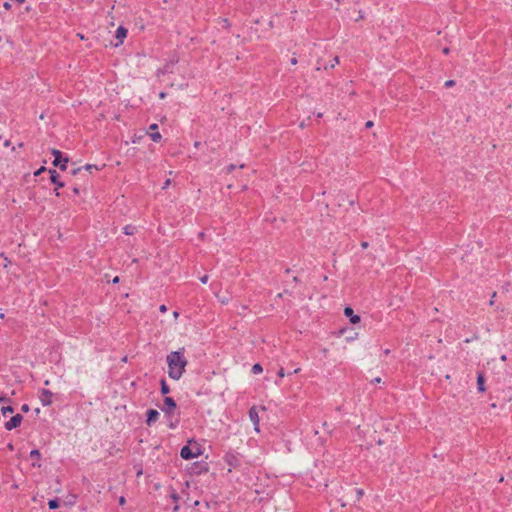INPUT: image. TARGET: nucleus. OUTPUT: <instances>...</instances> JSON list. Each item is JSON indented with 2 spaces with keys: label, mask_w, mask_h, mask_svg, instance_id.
I'll list each match as a JSON object with an SVG mask.
<instances>
[{
  "label": "nucleus",
  "mask_w": 512,
  "mask_h": 512,
  "mask_svg": "<svg viewBox=\"0 0 512 512\" xmlns=\"http://www.w3.org/2000/svg\"><path fill=\"white\" fill-rule=\"evenodd\" d=\"M30 458H32V459H39V458H40V452H39V450H37V449H33V450L30 452Z\"/></svg>",
  "instance_id": "obj_20"
},
{
  "label": "nucleus",
  "mask_w": 512,
  "mask_h": 512,
  "mask_svg": "<svg viewBox=\"0 0 512 512\" xmlns=\"http://www.w3.org/2000/svg\"><path fill=\"white\" fill-rule=\"evenodd\" d=\"M82 170H86V171H88L89 173H91V172H92V170H98V168H97V166H96V165L87 164V165H85V166H83V167H78V168H76V169H73V170H72V174H73V175H76V174H78V173H81V172H82Z\"/></svg>",
  "instance_id": "obj_12"
},
{
  "label": "nucleus",
  "mask_w": 512,
  "mask_h": 512,
  "mask_svg": "<svg viewBox=\"0 0 512 512\" xmlns=\"http://www.w3.org/2000/svg\"><path fill=\"white\" fill-rule=\"evenodd\" d=\"M1 412L5 416L7 413H13L14 408L12 406H4L1 408Z\"/></svg>",
  "instance_id": "obj_19"
},
{
  "label": "nucleus",
  "mask_w": 512,
  "mask_h": 512,
  "mask_svg": "<svg viewBox=\"0 0 512 512\" xmlns=\"http://www.w3.org/2000/svg\"><path fill=\"white\" fill-rule=\"evenodd\" d=\"M248 414L251 422L254 424L255 431L259 432V416L256 407H251Z\"/></svg>",
  "instance_id": "obj_7"
},
{
  "label": "nucleus",
  "mask_w": 512,
  "mask_h": 512,
  "mask_svg": "<svg viewBox=\"0 0 512 512\" xmlns=\"http://www.w3.org/2000/svg\"><path fill=\"white\" fill-rule=\"evenodd\" d=\"M58 189H59V188H57V187L55 188V194H56V196H59V195H60V193L58 192Z\"/></svg>",
  "instance_id": "obj_53"
},
{
  "label": "nucleus",
  "mask_w": 512,
  "mask_h": 512,
  "mask_svg": "<svg viewBox=\"0 0 512 512\" xmlns=\"http://www.w3.org/2000/svg\"><path fill=\"white\" fill-rule=\"evenodd\" d=\"M119 504H120V505H124V504H125V498H124L123 496H121V497L119 498Z\"/></svg>",
  "instance_id": "obj_41"
},
{
  "label": "nucleus",
  "mask_w": 512,
  "mask_h": 512,
  "mask_svg": "<svg viewBox=\"0 0 512 512\" xmlns=\"http://www.w3.org/2000/svg\"><path fill=\"white\" fill-rule=\"evenodd\" d=\"M8 448H9L10 450H13V445H12V444H9V445H8Z\"/></svg>",
  "instance_id": "obj_57"
},
{
  "label": "nucleus",
  "mask_w": 512,
  "mask_h": 512,
  "mask_svg": "<svg viewBox=\"0 0 512 512\" xmlns=\"http://www.w3.org/2000/svg\"><path fill=\"white\" fill-rule=\"evenodd\" d=\"M166 96H167V94H166L165 92H160V93H159V97H160L161 99H164Z\"/></svg>",
  "instance_id": "obj_46"
},
{
  "label": "nucleus",
  "mask_w": 512,
  "mask_h": 512,
  "mask_svg": "<svg viewBox=\"0 0 512 512\" xmlns=\"http://www.w3.org/2000/svg\"><path fill=\"white\" fill-rule=\"evenodd\" d=\"M227 462L229 465H234V462H236V457L235 456H228L227 457Z\"/></svg>",
  "instance_id": "obj_23"
},
{
  "label": "nucleus",
  "mask_w": 512,
  "mask_h": 512,
  "mask_svg": "<svg viewBox=\"0 0 512 512\" xmlns=\"http://www.w3.org/2000/svg\"><path fill=\"white\" fill-rule=\"evenodd\" d=\"M51 152H52V154L54 156L53 165L59 167L61 170H66L67 169L68 158L67 157L63 158L62 157V152L57 150V149H52Z\"/></svg>",
  "instance_id": "obj_2"
},
{
  "label": "nucleus",
  "mask_w": 512,
  "mask_h": 512,
  "mask_svg": "<svg viewBox=\"0 0 512 512\" xmlns=\"http://www.w3.org/2000/svg\"><path fill=\"white\" fill-rule=\"evenodd\" d=\"M29 409H30V408H29V406H28L27 404H23V405H22V407H21V411H23V412H25V413H26V412H28V411H29Z\"/></svg>",
  "instance_id": "obj_31"
},
{
  "label": "nucleus",
  "mask_w": 512,
  "mask_h": 512,
  "mask_svg": "<svg viewBox=\"0 0 512 512\" xmlns=\"http://www.w3.org/2000/svg\"><path fill=\"white\" fill-rule=\"evenodd\" d=\"M371 382L372 383H380L381 382V378L380 377H376Z\"/></svg>",
  "instance_id": "obj_40"
},
{
  "label": "nucleus",
  "mask_w": 512,
  "mask_h": 512,
  "mask_svg": "<svg viewBox=\"0 0 512 512\" xmlns=\"http://www.w3.org/2000/svg\"><path fill=\"white\" fill-rule=\"evenodd\" d=\"M150 137H151L152 141H154V142H159L162 138L161 134L157 131L151 132Z\"/></svg>",
  "instance_id": "obj_17"
},
{
  "label": "nucleus",
  "mask_w": 512,
  "mask_h": 512,
  "mask_svg": "<svg viewBox=\"0 0 512 512\" xmlns=\"http://www.w3.org/2000/svg\"><path fill=\"white\" fill-rule=\"evenodd\" d=\"M454 85H455V81H454V80H447V81L445 82V84H444V86H445L446 88L452 87V86H454Z\"/></svg>",
  "instance_id": "obj_25"
},
{
  "label": "nucleus",
  "mask_w": 512,
  "mask_h": 512,
  "mask_svg": "<svg viewBox=\"0 0 512 512\" xmlns=\"http://www.w3.org/2000/svg\"><path fill=\"white\" fill-rule=\"evenodd\" d=\"M10 145H11V141H10V140H6V141L4 142V146H5V147H9Z\"/></svg>",
  "instance_id": "obj_47"
},
{
  "label": "nucleus",
  "mask_w": 512,
  "mask_h": 512,
  "mask_svg": "<svg viewBox=\"0 0 512 512\" xmlns=\"http://www.w3.org/2000/svg\"><path fill=\"white\" fill-rule=\"evenodd\" d=\"M49 383H50V382H49V380H46V381L44 382V384H45V385H49Z\"/></svg>",
  "instance_id": "obj_62"
},
{
  "label": "nucleus",
  "mask_w": 512,
  "mask_h": 512,
  "mask_svg": "<svg viewBox=\"0 0 512 512\" xmlns=\"http://www.w3.org/2000/svg\"><path fill=\"white\" fill-rule=\"evenodd\" d=\"M158 129V125L156 123L150 125V130L154 131Z\"/></svg>",
  "instance_id": "obj_37"
},
{
  "label": "nucleus",
  "mask_w": 512,
  "mask_h": 512,
  "mask_svg": "<svg viewBox=\"0 0 512 512\" xmlns=\"http://www.w3.org/2000/svg\"><path fill=\"white\" fill-rule=\"evenodd\" d=\"M75 500H76V496H75V495H73V496H72V499H69V504H71V505H72V504H74V503H75Z\"/></svg>",
  "instance_id": "obj_42"
},
{
  "label": "nucleus",
  "mask_w": 512,
  "mask_h": 512,
  "mask_svg": "<svg viewBox=\"0 0 512 512\" xmlns=\"http://www.w3.org/2000/svg\"><path fill=\"white\" fill-rule=\"evenodd\" d=\"M46 170H47V169H46L44 166H42V167H40V168H39V169L34 173V175H35V176H39L40 174H42V173H43V172H45Z\"/></svg>",
  "instance_id": "obj_26"
},
{
  "label": "nucleus",
  "mask_w": 512,
  "mask_h": 512,
  "mask_svg": "<svg viewBox=\"0 0 512 512\" xmlns=\"http://www.w3.org/2000/svg\"><path fill=\"white\" fill-rule=\"evenodd\" d=\"M484 383H485V378H484L483 373H478V376H477V388H478L479 392H484L485 391Z\"/></svg>",
  "instance_id": "obj_13"
},
{
  "label": "nucleus",
  "mask_w": 512,
  "mask_h": 512,
  "mask_svg": "<svg viewBox=\"0 0 512 512\" xmlns=\"http://www.w3.org/2000/svg\"><path fill=\"white\" fill-rule=\"evenodd\" d=\"M368 246H369V244H368V242H366V241H363V242L361 243V247H362L363 249L368 248Z\"/></svg>",
  "instance_id": "obj_38"
},
{
  "label": "nucleus",
  "mask_w": 512,
  "mask_h": 512,
  "mask_svg": "<svg viewBox=\"0 0 512 512\" xmlns=\"http://www.w3.org/2000/svg\"><path fill=\"white\" fill-rule=\"evenodd\" d=\"M208 279H209L208 275H204V276H202V277L200 278V281H201L203 284H206V283L208 282Z\"/></svg>",
  "instance_id": "obj_29"
},
{
  "label": "nucleus",
  "mask_w": 512,
  "mask_h": 512,
  "mask_svg": "<svg viewBox=\"0 0 512 512\" xmlns=\"http://www.w3.org/2000/svg\"><path fill=\"white\" fill-rule=\"evenodd\" d=\"M167 363L169 377L174 380H179L185 372V367L188 363L184 356V348H180L168 354Z\"/></svg>",
  "instance_id": "obj_1"
},
{
  "label": "nucleus",
  "mask_w": 512,
  "mask_h": 512,
  "mask_svg": "<svg viewBox=\"0 0 512 512\" xmlns=\"http://www.w3.org/2000/svg\"><path fill=\"white\" fill-rule=\"evenodd\" d=\"M235 169V165L234 164H230L229 166H227L226 170H227V173H231L233 172Z\"/></svg>",
  "instance_id": "obj_27"
},
{
  "label": "nucleus",
  "mask_w": 512,
  "mask_h": 512,
  "mask_svg": "<svg viewBox=\"0 0 512 512\" xmlns=\"http://www.w3.org/2000/svg\"><path fill=\"white\" fill-rule=\"evenodd\" d=\"M3 8L6 9V10H10L11 9V4L9 2H4Z\"/></svg>",
  "instance_id": "obj_33"
},
{
  "label": "nucleus",
  "mask_w": 512,
  "mask_h": 512,
  "mask_svg": "<svg viewBox=\"0 0 512 512\" xmlns=\"http://www.w3.org/2000/svg\"><path fill=\"white\" fill-rule=\"evenodd\" d=\"M127 29L123 26H119L116 30L115 37L119 40V43H116L115 46H119L123 43V39L127 36Z\"/></svg>",
  "instance_id": "obj_11"
},
{
  "label": "nucleus",
  "mask_w": 512,
  "mask_h": 512,
  "mask_svg": "<svg viewBox=\"0 0 512 512\" xmlns=\"http://www.w3.org/2000/svg\"><path fill=\"white\" fill-rule=\"evenodd\" d=\"M159 418V412L155 409H149L147 411V419H146V423L147 425H151L153 424L154 422H156Z\"/></svg>",
  "instance_id": "obj_10"
},
{
  "label": "nucleus",
  "mask_w": 512,
  "mask_h": 512,
  "mask_svg": "<svg viewBox=\"0 0 512 512\" xmlns=\"http://www.w3.org/2000/svg\"><path fill=\"white\" fill-rule=\"evenodd\" d=\"M252 373L253 374H259L263 371V368L262 366L259 364V363H256L252 366Z\"/></svg>",
  "instance_id": "obj_18"
},
{
  "label": "nucleus",
  "mask_w": 512,
  "mask_h": 512,
  "mask_svg": "<svg viewBox=\"0 0 512 512\" xmlns=\"http://www.w3.org/2000/svg\"><path fill=\"white\" fill-rule=\"evenodd\" d=\"M501 360H502V361H505V360H506V355H502V356H501Z\"/></svg>",
  "instance_id": "obj_55"
},
{
  "label": "nucleus",
  "mask_w": 512,
  "mask_h": 512,
  "mask_svg": "<svg viewBox=\"0 0 512 512\" xmlns=\"http://www.w3.org/2000/svg\"><path fill=\"white\" fill-rule=\"evenodd\" d=\"M9 401H10V399H9V398H7V397H4V396H3V397H0V403H1V402H9Z\"/></svg>",
  "instance_id": "obj_39"
},
{
  "label": "nucleus",
  "mask_w": 512,
  "mask_h": 512,
  "mask_svg": "<svg viewBox=\"0 0 512 512\" xmlns=\"http://www.w3.org/2000/svg\"><path fill=\"white\" fill-rule=\"evenodd\" d=\"M160 384H161V393H162L163 395L168 394V393L170 392V388H169V386L167 385L166 381H165L164 379H162V380H161V382H160Z\"/></svg>",
  "instance_id": "obj_15"
},
{
  "label": "nucleus",
  "mask_w": 512,
  "mask_h": 512,
  "mask_svg": "<svg viewBox=\"0 0 512 512\" xmlns=\"http://www.w3.org/2000/svg\"><path fill=\"white\" fill-rule=\"evenodd\" d=\"M49 174H50V180L53 184L56 185L57 188H62L64 187V183L62 181L59 180V174L57 173L56 170H53V169H49L48 170Z\"/></svg>",
  "instance_id": "obj_8"
},
{
  "label": "nucleus",
  "mask_w": 512,
  "mask_h": 512,
  "mask_svg": "<svg viewBox=\"0 0 512 512\" xmlns=\"http://www.w3.org/2000/svg\"><path fill=\"white\" fill-rule=\"evenodd\" d=\"M277 374H278V376H279L280 378H283V377L285 376L284 369H283V368H280Z\"/></svg>",
  "instance_id": "obj_30"
},
{
  "label": "nucleus",
  "mask_w": 512,
  "mask_h": 512,
  "mask_svg": "<svg viewBox=\"0 0 512 512\" xmlns=\"http://www.w3.org/2000/svg\"><path fill=\"white\" fill-rule=\"evenodd\" d=\"M364 18V15L362 13V11H359V17L356 19V21H359L360 19H363Z\"/></svg>",
  "instance_id": "obj_45"
},
{
  "label": "nucleus",
  "mask_w": 512,
  "mask_h": 512,
  "mask_svg": "<svg viewBox=\"0 0 512 512\" xmlns=\"http://www.w3.org/2000/svg\"><path fill=\"white\" fill-rule=\"evenodd\" d=\"M18 3H23L25 0H15Z\"/></svg>",
  "instance_id": "obj_60"
},
{
  "label": "nucleus",
  "mask_w": 512,
  "mask_h": 512,
  "mask_svg": "<svg viewBox=\"0 0 512 512\" xmlns=\"http://www.w3.org/2000/svg\"><path fill=\"white\" fill-rule=\"evenodd\" d=\"M384 354H385V355H389V354H390V349H385V350H384Z\"/></svg>",
  "instance_id": "obj_51"
},
{
  "label": "nucleus",
  "mask_w": 512,
  "mask_h": 512,
  "mask_svg": "<svg viewBox=\"0 0 512 512\" xmlns=\"http://www.w3.org/2000/svg\"><path fill=\"white\" fill-rule=\"evenodd\" d=\"M442 52H443L445 55H447V54H449L450 49H449L448 47H445V48L442 50Z\"/></svg>",
  "instance_id": "obj_43"
},
{
  "label": "nucleus",
  "mask_w": 512,
  "mask_h": 512,
  "mask_svg": "<svg viewBox=\"0 0 512 512\" xmlns=\"http://www.w3.org/2000/svg\"><path fill=\"white\" fill-rule=\"evenodd\" d=\"M171 499H172L173 501L177 502V501L180 499V496H179L175 491H173V492L171 493Z\"/></svg>",
  "instance_id": "obj_24"
},
{
  "label": "nucleus",
  "mask_w": 512,
  "mask_h": 512,
  "mask_svg": "<svg viewBox=\"0 0 512 512\" xmlns=\"http://www.w3.org/2000/svg\"><path fill=\"white\" fill-rule=\"evenodd\" d=\"M199 146H200V142H199V141H195V142H194V147H195V148H199Z\"/></svg>",
  "instance_id": "obj_48"
},
{
  "label": "nucleus",
  "mask_w": 512,
  "mask_h": 512,
  "mask_svg": "<svg viewBox=\"0 0 512 512\" xmlns=\"http://www.w3.org/2000/svg\"><path fill=\"white\" fill-rule=\"evenodd\" d=\"M73 192H74L75 194H79V193H80V189H79V187L75 186V187L73 188Z\"/></svg>",
  "instance_id": "obj_44"
},
{
  "label": "nucleus",
  "mask_w": 512,
  "mask_h": 512,
  "mask_svg": "<svg viewBox=\"0 0 512 512\" xmlns=\"http://www.w3.org/2000/svg\"><path fill=\"white\" fill-rule=\"evenodd\" d=\"M159 310H160V312H162V313L166 312V311H167V307H166V305H164V304H163V305H161V306L159 307Z\"/></svg>",
  "instance_id": "obj_35"
},
{
  "label": "nucleus",
  "mask_w": 512,
  "mask_h": 512,
  "mask_svg": "<svg viewBox=\"0 0 512 512\" xmlns=\"http://www.w3.org/2000/svg\"><path fill=\"white\" fill-rule=\"evenodd\" d=\"M300 370H301L300 368H296V369L293 371V373H295V374H296V373H299V372H300Z\"/></svg>",
  "instance_id": "obj_54"
},
{
  "label": "nucleus",
  "mask_w": 512,
  "mask_h": 512,
  "mask_svg": "<svg viewBox=\"0 0 512 512\" xmlns=\"http://www.w3.org/2000/svg\"><path fill=\"white\" fill-rule=\"evenodd\" d=\"M48 506L51 510L57 509L59 507V500L57 498L49 500Z\"/></svg>",
  "instance_id": "obj_16"
},
{
  "label": "nucleus",
  "mask_w": 512,
  "mask_h": 512,
  "mask_svg": "<svg viewBox=\"0 0 512 512\" xmlns=\"http://www.w3.org/2000/svg\"><path fill=\"white\" fill-rule=\"evenodd\" d=\"M53 393L50 390L42 389L40 392V401L44 406H48L52 403Z\"/></svg>",
  "instance_id": "obj_6"
},
{
  "label": "nucleus",
  "mask_w": 512,
  "mask_h": 512,
  "mask_svg": "<svg viewBox=\"0 0 512 512\" xmlns=\"http://www.w3.org/2000/svg\"><path fill=\"white\" fill-rule=\"evenodd\" d=\"M322 116H323V114H322V113H318V114H317V117H318V118H321Z\"/></svg>",
  "instance_id": "obj_59"
},
{
  "label": "nucleus",
  "mask_w": 512,
  "mask_h": 512,
  "mask_svg": "<svg viewBox=\"0 0 512 512\" xmlns=\"http://www.w3.org/2000/svg\"><path fill=\"white\" fill-rule=\"evenodd\" d=\"M171 183V180L170 179H167L165 182H164V185L162 187V189H167V187L170 185Z\"/></svg>",
  "instance_id": "obj_34"
},
{
  "label": "nucleus",
  "mask_w": 512,
  "mask_h": 512,
  "mask_svg": "<svg viewBox=\"0 0 512 512\" xmlns=\"http://www.w3.org/2000/svg\"><path fill=\"white\" fill-rule=\"evenodd\" d=\"M178 509H179V506H178V505H176V506L174 507V509H173V510H174V511H178Z\"/></svg>",
  "instance_id": "obj_58"
},
{
  "label": "nucleus",
  "mask_w": 512,
  "mask_h": 512,
  "mask_svg": "<svg viewBox=\"0 0 512 512\" xmlns=\"http://www.w3.org/2000/svg\"><path fill=\"white\" fill-rule=\"evenodd\" d=\"M293 281H294L295 283H298V282H299V278H298L297 276H295V277L293 278Z\"/></svg>",
  "instance_id": "obj_52"
},
{
  "label": "nucleus",
  "mask_w": 512,
  "mask_h": 512,
  "mask_svg": "<svg viewBox=\"0 0 512 512\" xmlns=\"http://www.w3.org/2000/svg\"><path fill=\"white\" fill-rule=\"evenodd\" d=\"M344 314L350 318V322L352 324H357L360 322V316L354 314L353 309L351 307H345Z\"/></svg>",
  "instance_id": "obj_9"
},
{
  "label": "nucleus",
  "mask_w": 512,
  "mask_h": 512,
  "mask_svg": "<svg viewBox=\"0 0 512 512\" xmlns=\"http://www.w3.org/2000/svg\"><path fill=\"white\" fill-rule=\"evenodd\" d=\"M163 402L164 404L162 407V411L165 412L166 414H171L172 411L176 408L175 400L172 397L166 396Z\"/></svg>",
  "instance_id": "obj_5"
},
{
  "label": "nucleus",
  "mask_w": 512,
  "mask_h": 512,
  "mask_svg": "<svg viewBox=\"0 0 512 512\" xmlns=\"http://www.w3.org/2000/svg\"><path fill=\"white\" fill-rule=\"evenodd\" d=\"M282 296H283V293H279V294L277 295V298H282Z\"/></svg>",
  "instance_id": "obj_56"
},
{
  "label": "nucleus",
  "mask_w": 512,
  "mask_h": 512,
  "mask_svg": "<svg viewBox=\"0 0 512 512\" xmlns=\"http://www.w3.org/2000/svg\"><path fill=\"white\" fill-rule=\"evenodd\" d=\"M323 428L324 430L328 433V434H332V429H331V425L327 422H324L323 423Z\"/></svg>",
  "instance_id": "obj_21"
},
{
  "label": "nucleus",
  "mask_w": 512,
  "mask_h": 512,
  "mask_svg": "<svg viewBox=\"0 0 512 512\" xmlns=\"http://www.w3.org/2000/svg\"><path fill=\"white\" fill-rule=\"evenodd\" d=\"M0 140H2V136L0 135Z\"/></svg>",
  "instance_id": "obj_63"
},
{
  "label": "nucleus",
  "mask_w": 512,
  "mask_h": 512,
  "mask_svg": "<svg viewBox=\"0 0 512 512\" xmlns=\"http://www.w3.org/2000/svg\"><path fill=\"white\" fill-rule=\"evenodd\" d=\"M373 126H374V123H373V121H371V120H369V121H367V122L365 123V127H366L367 129L372 128Z\"/></svg>",
  "instance_id": "obj_28"
},
{
  "label": "nucleus",
  "mask_w": 512,
  "mask_h": 512,
  "mask_svg": "<svg viewBox=\"0 0 512 512\" xmlns=\"http://www.w3.org/2000/svg\"><path fill=\"white\" fill-rule=\"evenodd\" d=\"M173 316H174V318H178L179 317V312L174 311Z\"/></svg>",
  "instance_id": "obj_50"
},
{
  "label": "nucleus",
  "mask_w": 512,
  "mask_h": 512,
  "mask_svg": "<svg viewBox=\"0 0 512 512\" xmlns=\"http://www.w3.org/2000/svg\"><path fill=\"white\" fill-rule=\"evenodd\" d=\"M269 27H271V28L273 27V22L272 21L269 22Z\"/></svg>",
  "instance_id": "obj_61"
},
{
  "label": "nucleus",
  "mask_w": 512,
  "mask_h": 512,
  "mask_svg": "<svg viewBox=\"0 0 512 512\" xmlns=\"http://www.w3.org/2000/svg\"><path fill=\"white\" fill-rule=\"evenodd\" d=\"M338 63H339V57H338V56H336V57H334V59H333V63L331 64V68H333V67L335 66V64H338Z\"/></svg>",
  "instance_id": "obj_32"
},
{
  "label": "nucleus",
  "mask_w": 512,
  "mask_h": 512,
  "mask_svg": "<svg viewBox=\"0 0 512 512\" xmlns=\"http://www.w3.org/2000/svg\"><path fill=\"white\" fill-rule=\"evenodd\" d=\"M22 420H23V416L21 414H16L9 421H7L5 423V428L9 431L12 429H15L21 425Z\"/></svg>",
  "instance_id": "obj_4"
},
{
  "label": "nucleus",
  "mask_w": 512,
  "mask_h": 512,
  "mask_svg": "<svg viewBox=\"0 0 512 512\" xmlns=\"http://www.w3.org/2000/svg\"><path fill=\"white\" fill-rule=\"evenodd\" d=\"M356 495H357V500H360L364 495V490L362 488L356 489Z\"/></svg>",
  "instance_id": "obj_22"
},
{
  "label": "nucleus",
  "mask_w": 512,
  "mask_h": 512,
  "mask_svg": "<svg viewBox=\"0 0 512 512\" xmlns=\"http://www.w3.org/2000/svg\"><path fill=\"white\" fill-rule=\"evenodd\" d=\"M200 449L197 447L196 450L194 451L192 448H190V446L186 445L184 447H182L181 451H180V455L183 459L185 460H189V459H193L197 456L200 455Z\"/></svg>",
  "instance_id": "obj_3"
},
{
  "label": "nucleus",
  "mask_w": 512,
  "mask_h": 512,
  "mask_svg": "<svg viewBox=\"0 0 512 512\" xmlns=\"http://www.w3.org/2000/svg\"><path fill=\"white\" fill-rule=\"evenodd\" d=\"M297 62H298V60H297V58H296V57H292V58L290 59V63H291L292 65H296V64H297Z\"/></svg>",
  "instance_id": "obj_36"
},
{
  "label": "nucleus",
  "mask_w": 512,
  "mask_h": 512,
  "mask_svg": "<svg viewBox=\"0 0 512 512\" xmlns=\"http://www.w3.org/2000/svg\"><path fill=\"white\" fill-rule=\"evenodd\" d=\"M124 234L126 235H134L136 233V227L133 225H126L123 228Z\"/></svg>",
  "instance_id": "obj_14"
},
{
  "label": "nucleus",
  "mask_w": 512,
  "mask_h": 512,
  "mask_svg": "<svg viewBox=\"0 0 512 512\" xmlns=\"http://www.w3.org/2000/svg\"><path fill=\"white\" fill-rule=\"evenodd\" d=\"M113 283H118L119 282V277L116 276L113 280H112Z\"/></svg>",
  "instance_id": "obj_49"
}]
</instances>
